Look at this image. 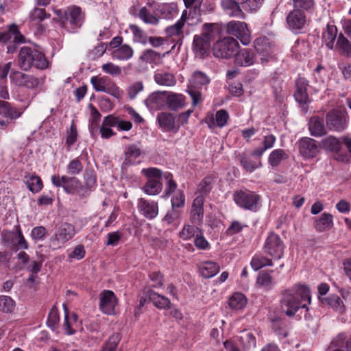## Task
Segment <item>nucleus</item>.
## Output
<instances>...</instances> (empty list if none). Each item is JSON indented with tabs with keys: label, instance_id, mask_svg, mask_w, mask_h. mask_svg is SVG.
Segmentation results:
<instances>
[{
	"label": "nucleus",
	"instance_id": "obj_1",
	"mask_svg": "<svg viewBox=\"0 0 351 351\" xmlns=\"http://www.w3.org/2000/svg\"><path fill=\"white\" fill-rule=\"evenodd\" d=\"M280 300L282 308L289 317L295 315L300 308L308 311V304L311 302V295L309 288L304 285L297 284L282 293Z\"/></svg>",
	"mask_w": 351,
	"mask_h": 351
},
{
	"label": "nucleus",
	"instance_id": "obj_2",
	"mask_svg": "<svg viewBox=\"0 0 351 351\" xmlns=\"http://www.w3.org/2000/svg\"><path fill=\"white\" fill-rule=\"evenodd\" d=\"M17 63L19 67L25 71L32 67L44 70L49 67V62L43 53L35 48L24 46L19 50Z\"/></svg>",
	"mask_w": 351,
	"mask_h": 351
},
{
	"label": "nucleus",
	"instance_id": "obj_3",
	"mask_svg": "<svg viewBox=\"0 0 351 351\" xmlns=\"http://www.w3.org/2000/svg\"><path fill=\"white\" fill-rule=\"evenodd\" d=\"M76 234L75 226L67 222H62L56 226L54 234L49 239L50 245L53 250L60 249L71 240Z\"/></svg>",
	"mask_w": 351,
	"mask_h": 351
},
{
	"label": "nucleus",
	"instance_id": "obj_4",
	"mask_svg": "<svg viewBox=\"0 0 351 351\" xmlns=\"http://www.w3.org/2000/svg\"><path fill=\"white\" fill-rule=\"evenodd\" d=\"M141 172L147 178V181L143 187L144 193L149 195L159 194L163 186L160 181L162 177V171L159 169L150 167L143 169Z\"/></svg>",
	"mask_w": 351,
	"mask_h": 351
},
{
	"label": "nucleus",
	"instance_id": "obj_5",
	"mask_svg": "<svg viewBox=\"0 0 351 351\" xmlns=\"http://www.w3.org/2000/svg\"><path fill=\"white\" fill-rule=\"evenodd\" d=\"M239 47L237 39L231 36L224 37L214 45L213 55L218 58L229 59L237 54Z\"/></svg>",
	"mask_w": 351,
	"mask_h": 351
},
{
	"label": "nucleus",
	"instance_id": "obj_6",
	"mask_svg": "<svg viewBox=\"0 0 351 351\" xmlns=\"http://www.w3.org/2000/svg\"><path fill=\"white\" fill-rule=\"evenodd\" d=\"M85 19V14L81 8L77 5L67 7L64 10L63 27L70 33H75L80 28Z\"/></svg>",
	"mask_w": 351,
	"mask_h": 351
},
{
	"label": "nucleus",
	"instance_id": "obj_7",
	"mask_svg": "<svg viewBox=\"0 0 351 351\" xmlns=\"http://www.w3.org/2000/svg\"><path fill=\"white\" fill-rule=\"evenodd\" d=\"M235 204L245 210L256 212L260 206L261 196L251 191H237L233 195Z\"/></svg>",
	"mask_w": 351,
	"mask_h": 351
},
{
	"label": "nucleus",
	"instance_id": "obj_8",
	"mask_svg": "<svg viewBox=\"0 0 351 351\" xmlns=\"http://www.w3.org/2000/svg\"><path fill=\"white\" fill-rule=\"evenodd\" d=\"M225 31L228 34L236 37L243 45H247L251 42V34L245 22L232 20L226 23Z\"/></svg>",
	"mask_w": 351,
	"mask_h": 351
},
{
	"label": "nucleus",
	"instance_id": "obj_9",
	"mask_svg": "<svg viewBox=\"0 0 351 351\" xmlns=\"http://www.w3.org/2000/svg\"><path fill=\"white\" fill-rule=\"evenodd\" d=\"M263 250L265 254L274 260H279L283 256L285 244L278 234L270 232L265 241Z\"/></svg>",
	"mask_w": 351,
	"mask_h": 351
},
{
	"label": "nucleus",
	"instance_id": "obj_10",
	"mask_svg": "<svg viewBox=\"0 0 351 351\" xmlns=\"http://www.w3.org/2000/svg\"><path fill=\"white\" fill-rule=\"evenodd\" d=\"M90 82L97 92L108 93L117 99H120L123 95V91L107 76H93L90 79Z\"/></svg>",
	"mask_w": 351,
	"mask_h": 351
},
{
	"label": "nucleus",
	"instance_id": "obj_11",
	"mask_svg": "<svg viewBox=\"0 0 351 351\" xmlns=\"http://www.w3.org/2000/svg\"><path fill=\"white\" fill-rule=\"evenodd\" d=\"M326 123L330 130L342 132L348 125V113L345 110H331L326 115Z\"/></svg>",
	"mask_w": 351,
	"mask_h": 351
},
{
	"label": "nucleus",
	"instance_id": "obj_12",
	"mask_svg": "<svg viewBox=\"0 0 351 351\" xmlns=\"http://www.w3.org/2000/svg\"><path fill=\"white\" fill-rule=\"evenodd\" d=\"M211 25L205 23L203 25L202 32L200 35H195L193 38V50L196 56L203 58L210 48L211 40Z\"/></svg>",
	"mask_w": 351,
	"mask_h": 351
},
{
	"label": "nucleus",
	"instance_id": "obj_13",
	"mask_svg": "<svg viewBox=\"0 0 351 351\" xmlns=\"http://www.w3.org/2000/svg\"><path fill=\"white\" fill-rule=\"evenodd\" d=\"M51 181L53 185L56 187H62L64 191L69 194L77 193L80 189H82V182L75 177L53 175L51 177Z\"/></svg>",
	"mask_w": 351,
	"mask_h": 351
},
{
	"label": "nucleus",
	"instance_id": "obj_14",
	"mask_svg": "<svg viewBox=\"0 0 351 351\" xmlns=\"http://www.w3.org/2000/svg\"><path fill=\"white\" fill-rule=\"evenodd\" d=\"M191 16V11L184 10L182 11L179 20L172 25L166 27L165 32L168 37H183V29L186 26L193 25V16Z\"/></svg>",
	"mask_w": 351,
	"mask_h": 351
},
{
	"label": "nucleus",
	"instance_id": "obj_15",
	"mask_svg": "<svg viewBox=\"0 0 351 351\" xmlns=\"http://www.w3.org/2000/svg\"><path fill=\"white\" fill-rule=\"evenodd\" d=\"M11 83L16 86L28 89H34L40 84L39 79L33 75L26 74L21 71L12 70L10 74Z\"/></svg>",
	"mask_w": 351,
	"mask_h": 351
},
{
	"label": "nucleus",
	"instance_id": "obj_16",
	"mask_svg": "<svg viewBox=\"0 0 351 351\" xmlns=\"http://www.w3.org/2000/svg\"><path fill=\"white\" fill-rule=\"evenodd\" d=\"M118 299L114 292L110 290H104L99 294V310L106 315H114Z\"/></svg>",
	"mask_w": 351,
	"mask_h": 351
},
{
	"label": "nucleus",
	"instance_id": "obj_17",
	"mask_svg": "<svg viewBox=\"0 0 351 351\" xmlns=\"http://www.w3.org/2000/svg\"><path fill=\"white\" fill-rule=\"evenodd\" d=\"M288 28L295 34L301 33L306 25V15L295 9L291 10L287 17Z\"/></svg>",
	"mask_w": 351,
	"mask_h": 351
},
{
	"label": "nucleus",
	"instance_id": "obj_18",
	"mask_svg": "<svg viewBox=\"0 0 351 351\" xmlns=\"http://www.w3.org/2000/svg\"><path fill=\"white\" fill-rule=\"evenodd\" d=\"M241 3L237 0H220L219 7L223 13L231 18L245 19L246 15L243 11Z\"/></svg>",
	"mask_w": 351,
	"mask_h": 351
},
{
	"label": "nucleus",
	"instance_id": "obj_19",
	"mask_svg": "<svg viewBox=\"0 0 351 351\" xmlns=\"http://www.w3.org/2000/svg\"><path fill=\"white\" fill-rule=\"evenodd\" d=\"M298 149L300 155L305 159L313 158L319 152L316 141L308 137H303L299 141Z\"/></svg>",
	"mask_w": 351,
	"mask_h": 351
},
{
	"label": "nucleus",
	"instance_id": "obj_20",
	"mask_svg": "<svg viewBox=\"0 0 351 351\" xmlns=\"http://www.w3.org/2000/svg\"><path fill=\"white\" fill-rule=\"evenodd\" d=\"M308 86V81L303 77H298L295 81V91L294 97L295 101L301 106H306L310 102L308 95L307 93V87Z\"/></svg>",
	"mask_w": 351,
	"mask_h": 351
},
{
	"label": "nucleus",
	"instance_id": "obj_21",
	"mask_svg": "<svg viewBox=\"0 0 351 351\" xmlns=\"http://www.w3.org/2000/svg\"><path fill=\"white\" fill-rule=\"evenodd\" d=\"M137 207L140 213L148 219H154L158 214V204L155 201L140 198L138 200Z\"/></svg>",
	"mask_w": 351,
	"mask_h": 351
},
{
	"label": "nucleus",
	"instance_id": "obj_22",
	"mask_svg": "<svg viewBox=\"0 0 351 351\" xmlns=\"http://www.w3.org/2000/svg\"><path fill=\"white\" fill-rule=\"evenodd\" d=\"M205 198L203 195H197L193 200L190 213V219L192 223L200 225L204 219V204Z\"/></svg>",
	"mask_w": 351,
	"mask_h": 351
},
{
	"label": "nucleus",
	"instance_id": "obj_23",
	"mask_svg": "<svg viewBox=\"0 0 351 351\" xmlns=\"http://www.w3.org/2000/svg\"><path fill=\"white\" fill-rule=\"evenodd\" d=\"M254 48L261 57L260 58L262 64H265L271 58V47L267 40L265 38H257L254 41Z\"/></svg>",
	"mask_w": 351,
	"mask_h": 351
},
{
	"label": "nucleus",
	"instance_id": "obj_24",
	"mask_svg": "<svg viewBox=\"0 0 351 351\" xmlns=\"http://www.w3.org/2000/svg\"><path fill=\"white\" fill-rule=\"evenodd\" d=\"M156 120L159 124V127L164 132H177L179 129V126L176 125L174 116L169 112L158 113Z\"/></svg>",
	"mask_w": 351,
	"mask_h": 351
},
{
	"label": "nucleus",
	"instance_id": "obj_25",
	"mask_svg": "<svg viewBox=\"0 0 351 351\" xmlns=\"http://www.w3.org/2000/svg\"><path fill=\"white\" fill-rule=\"evenodd\" d=\"M229 119L228 113L225 110H219L216 112L215 117L213 114H208L205 118V122L210 128H214L216 126L222 128L225 126Z\"/></svg>",
	"mask_w": 351,
	"mask_h": 351
},
{
	"label": "nucleus",
	"instance_id": "obj_26",
	"mask_svg": "<svg viewBox=\"0 0 351 351\" xmlns=\"http://www.w3.org/2000/svg\"><path fill=\"white\" fill-rule=\"evenodd\" d=\"M154 82L159 86L171 87L176 84L173 73L163 70H157L154 75Z\"/></svg>",
	"mask_w": 351,
	"mask_h": 351
},
{
	"label": "nucleus",
	"instance_id": "obj_27",
	"mask_svg": "<svg viewBox=\"0 0 351 351\" xmlns=\"http://www.w3.org/2000/svg\"><path fill=\"white\" fill-rule=\"evenodd\" d=\"M310 134L315 137H320L326 134V130L323 119L319 117H313L308 121Z\"/></svg>",
	"mask_w": 351,
	"mask_h": 351
},
{
	"label": "nucleus",
	"instance_id": "obj_28",
	"mask_svg": "<svg viewBox=\"0 0 351 351\" xmlns=\"http://www.w3.org/2000/svg\"><path fill=\"white\" fill-rule=\"evenodd\" d=\"M23 114L21 109L16 108L8 101L0 100V115L10 119L19 118Z\"/></svg>",
	"mask_w": 351,
	"mask_h": 351
},
{
	"label": "nucleus",
	"instance_id": "obj_29",
	"mask_svg": "<svg viewBox=\"0 0 351 351\" xmlns=\"http://www.w3.org/2000/svg\"><path fill=\"white\" fill-rule=\"evenodd\" d=\"M146 295L158 308L167 309L170 308L171 302L169 298L157 293L152 289H148L146 291Z\"/></svg>",
	"mask_w": 351,
	"mask_h": 351
},
{
	"label": "nucleus",
	"instance_id": "obj_30",
	"mask_svg": "<svg viewBox=\"0 0 351 351\" xmlns=\"http://www.w3.org/2000/svg\"><path fill=\"white\" fill-rule=\"evenodd\" d=\"M165 98L167 106L171 110H178L185 106V97L182 94L167 92Z\"/></svg>",
	"mask_w": 351,
	"mask_h": 351
},
{
	"label": "nucleus",
	"instance_id": "obj_31",
	"mask_svg": "<svg viewBox=\"0 0 351 351\" xmlns=\"http://www.w3.org/2000/svg\"><path fill=\"white\" fill-rule=\"evenodd\" d=\"M105 122L107 125L114 126L119 131H129L132 128V123L125 121L119 117L110 114L105 117Z\"/></svg>",
	"mask_w": 351,
	"mask_h": 351
},
{
	"label": "nucleus",
	"instance_id": "obj_32",
	"mask_svg": "<svg viewBox=\"0 0 351 351\" xmlns=\"http://www.w3.org/2000/svg\"><path fill=\"white\" fill-rule=\"evenodd\" d=\"M333 217L331 214L324 213L314 221V228L317 232L330 230L333 226Z\"/></svg>",
	"mask_w": 351,
	"mask_h": 351
},
{
	"label": "nucleus",
	"instance_id": "obj_33",
	"mask_svg": "<svg viewBox=\"0 0 351 351\" xmlns=\"http://www.w3.org/2000/svg\"><path fill=\"white\" fill-rule=\"evenodd\" d=\"M169 51L162 54L152 49H145L140 56V60L147 64L158 65L162 63V58Z\"/></svg>",
	"mask_w": 351,
	"mask_h": 351
},
{
	"label": "nucleus",
	"instance_id": "obj_34",
	"mask_svg": "<svg viewBox=\"0 0 351 351\" xmlns=\"http://www.w3.org/2000/svg\"><path fill=\"white\" fill-rule=\"evenodd\" d=\"M235 56V62L239 66H247L254 62V53L249 49H243L237 51Z\"/></svg>",
	"mask_w": 351,
	"mask_h": 351
},
{
	"label": "nucleus",
	"instance_id": "obj_35",
	"mask_svg": "<svg viewBox=\"0 0 351 351\" xmlns=\"http://www.w3.org/2000/svg\"><path fill=\"white\" fill-rule=\"evenodd\" d=\"M319 300L322 303L327 304L333 310L339 313H343L345 312V305L342 300L337 295L332 294L326 298L319 297Z\"/></svg>",
	"mask_w": 351,
	"mask_h": 351
},
{
	"label": "nucleus",
	"instance_id": "obj_36",
	"mask_svg": "<svg viewBox=\"0 0 351 351\" xmlns=\"http://www.w3.org/2000/svg\"><path fill=\"white\" fill-rule=\"evenodd\" d=\"M337 36V28L334 25L328 24L322 33V40L328 49H333Z\"/></svg>",
	"mask_w": 351,
	"mask_h": 351
},
{
	"label": "nucleus",
	"instance_id": "obj_37",
	"mask_svg": "<svg viewBox=\"0 0 351 351\" xmlns=\"http://www.w3.org/2000/svg\"><path fill=\"white\" fill-rule=\"evenodd\" d=\"M25 178L27 186L31 192L37 193L42 190L43 181L36 173H25Z\"/></svg>",
	"mask_w": 351,
	"mask_h": 351
},
{
	"label": "nucleus",
	"instance_id": "obj_38",
	"mask_svg": "<svg viewBox=\"0 0 351 351\" xmlns=\"http://www.w3.org/2000/svg\"><path fill=\"white\" fill-rule=\"evenodd\" d=\"M143 152L141 147L137 144L128 145L124 151L125 160L123 164L132 165L134 162V160L138 158Z\"/></svg>",
	"mask_w": 351,
	"mask_h": 351
},
{
	"label": "nucleus",
	"instance_id": "obj_39",
	"mask_svg": "<svg viewBox=\"0 0 351 351\" xmlns=\"http://www.w3.org/2000/svg\"><path fill=\"white\" fill-rule=\"evenodd\" d=\"M199 271L204 278H210L219 272V266L215 262L206 261L199 264Z\"/></svg>",
	"mask_w": 351,
	"mask_h": 351
},
{
	"label": "nucleus",
	"instance_id": "obj_40",
	"mask_svg": "<svg viewBox=\"0 0 351 351\" xmlns=\"http://www.w3.org/2000/svg\"><path fill=\"white\" fill-rule=\"evenodd\" d=\"M239 162L242 167L248 173H252L254 170L262 167L261 160L258 162L252 160L246 153H241L238 156Z\"/></svg>",
	"mask_w": 351,
	"mask_h": 351
},
{
	"label": "nucleus",
	"instance_id": "obj_41",
	"mask_svg": "<svg viewBox=\"0 0 351 351\" xmlns=\"http://www.w3.org/2000/svg\"><path fill=\"white\" fill-rule=\"evenodd\" d=\"M241 345L245 350L254 349L256 346V337L252 332L243 330L239 337Z\"/></svg>",
	"mask_w": 351,
	"mask_h": 351
},
{
	"label": "nucleus",
	"instance_id": "obj_42",
	"mask_svg": "<svg viewBox=\"0 0 351 351\" xmlns=\"http://www.w3.org/2000/svg\"><path fill=\"white\" fill-rule=\"evenodd\" d=\"M276 141V138L273 134L265 136L262 143L263 147L254 149L251 153L252 156L261 158L266 150L274 147Z\"/></svg>",
	"mask_w": 351,
	"mask_h": 351
},
{
	"label": "nucleus",
	"instance_id": "obj_43",
	"mask_svg": "<svg viewBox=\"0 0 351 351\" xmlns=\"http://www.w3.org/2000/svg\"><path fill=\"white\" fill-rule=\"evenodd\" d=\"M134 55V50L129 45L123 44L113 50L112 56L118 60H128Z\"/></svg>",
	"mask_w": 351,
	"mask_h": 351
},
{
	"label": "nucleus",
	"instance_id": "obj_44",
	"mask_svg": "<svg viewBox=\"0 0 351 351\" xmlns=\"http://www.w3.org/2000/svg\"><path fill=\"white\" fill-rule=\"evenodd\" d=\"M214 184L215 178L213 176H206L197 185L195 193H199V195H203V197H204V195H208L211 191Z\"/></svg>",
	"mask_w": 351,
	"mask_h": 351
},
{
	"label": "nucleus",
	"instance_id": "obj_45",
	"mask_svg": "<svg viewBox=\"0 0 351 351\" xmlns=\"http://www.w3.org/2000/svg\"><path fill=\"white\" fill-rule=\"evenodd\" d=\"M272 259L262 254H256L253 256L250 264L254 270L257 271L265 266H272Z\"/></svg>",
	"mask_w": 351,
	"mask_h": 351
},
{
	"label": "nucleus",
	"instance_id": "obj_46",
	"mask_svg": "<svg viewBox=\"0 0 351 351\" xmlns=\"http://www.w3.org/2000/svg\"><path fill=\"white\" fill-rule=\"evenodd\" d=\"M247 304L245 296L241 293H234L229 298V306L234 310L242 309Z\"/></svg>",
	"mask_w": 351,
	"mask_h": 351
},
{
	"label": "nucleus",
	"instance_id": "obj_47",
	"mask_svg": "<svg viewBox=\"0 0 351 351\" xmlns=\"http://www.w3.org/2000/svg\"><path fill=\"white\" fill-rule=\"evenodd\" d=\"M288 158V155L285 150L276 149L272 151L268 157V163L272 167H278L282 160Z\"/></svg>",
	"mask_w": 351,
	"mask_h": 351
},
{
	"label": "nucleus",
	"instance_id": "obj_48",
	"mask_svg": "<svg viewBox=\"0 0 351 351\" xmlns=\"http://www.w3.org/2000/svg\"><path fill=\"white\" fill-rule=\"evenodd\" d=\"M293 9L302 12L306 15V13L311 12L314 10V0H292Z\"/></svg>",
	"mask_w": 351,
	"mask_h": 351
},
{
	"label": "nucleus",
	"instance_id": "obj_49",
	"mask_svg": "<svg viewBox=\"0 0 351 351\" xmlns=\"http://www.w3.org/2000/svg\"><path fill=\"white\" fill-rule=\"evenodd\" d=\"M178 7L175 3H162L158 5L157 11L163 19L172 17L177 12Z\"/></svg>",
	"mask_w": 351,
	"mask_h": 351
},
{
	"label": "nucleus",
	"instance_id": "obj_50",
	"mask_svg": "<svg viewBox=\"0 0 351 351\" xmlns=\"http://www.w3.org/2000/svg\"><path fill=\"white\" fill-rule=\"evenodd\" d=\"M167 91H160L152 93L147 99L146 104L151 108H158L162 104V101L165 98Z\"/></svg>",
	"mask_w": 351,
	"mask_h": 351
},
{
	"label": "nucleus",
	"instance_id": "obj_51",
	"mask_svg": "<svg viewBox=\"0 0 351 351\" xmlns=\"http://www.w3.org/2000/svg\"><path fill=\"white\" fill-rule=\"evenodd\" d=\"M271 329L279 338H285L287 336V328L286 322L279 318L271 320Z\"/></svg>",
	"mask_w": 351,
	"mask_h": 351
},
{
	"label": "nucleus",
	"instance_id": "obj_52",
	"mask_svg": "<svg viewBox=\"0 0 351 351\" xmlns=\"http://www.w3.org/2000/svg\"><path fill=\"white\" fill-rule=\"evenodd\" d=\"M336 48L341 54L351 57V42H350L342 33H341L337 38Z\"/></svg>",
	"mask_w": 351,
	"mask_h": 351
},
{
	"label": "nucleus",
	"instance_id": "obj_53",
	"mask_svg": "<svg viewBox=\"0 0 351 351\" xmlns=\"http://www.w3.org/2000/svg\"><path fill=\"white\" fill-rule=\"evenodd\" d=\"M129 28L133 34V41L134 43L142 45L147 44L148 36L141 28L134 24L130 25Z\"/></svg>",
	"mask_w": 351,
	"mask_h": 351
},
{
	"label": "nucleus",
	"instance_id": "obj_54",
	"mask_svg": "<svg viewBox=\"0 0 351 351\" xmlns=\"http://www.w3.org/2000/svg\"><path fill=\"white\" fill-rule=\"evenodd\" d=\"M139 18L147 24L157 25L159 23V17L152 14L151 12L146 8L143 7L139 10Z\"/></svg>",
	"mask_w": 351,
	"mask_h": 351
},
{
	"label": "nucleus",
	"instance_id": "obj_55",
	"mask_svg": "<svg viewBox=\"0 0 351 351\" xmlns=\"http://www.w3.org/2000/svg\"><path fill=\"white\" fill-rule=\"evenodd\" d=\"M321 146L326 150L337 152L340 149L341 145L337 138L330 136L322 140Z\"/></svg>",
	"mask_w": 351,
	"mask_h": 351
},
{
	"label": "nucleus",
	"instance_id": "obj_56",
	"mask_svg": "<svg viewBox=\"0 0 351 351\" xmlns=\"http://www.w3.org/2000/svg\"><path fill=\"white\" fill-rule=\"evenodd\" d=\"M200 229L194 225H184L180 232V237L183 240H189L200 233Z\"/></svg>",
	"mask_w": 351,
	"mask_h": 351
},
{
	"label": "nucleus",
	"instance_id": "obj_57",
	"mask_svg": "<svg viewBox=\"0 0 351 351\" xmlns=\"http://www.w3.org/2000/svg\"><path fill=\"white\" fill-rule=\"evenodd\" d=\"M91 111V119L89 124V130L92 134L97 132L101 119V114L93 104H90Z\"/></svg>",
	"mask_w": 351,
	"mask_h": 351
},
{
	"label": "nucleus",
	"instance_id": "obj_58",
	"mask_svg": "<svg viewBox=\"0 0 351 351\" xmlns=\"http://www.w3.org/2000/svg\"><path fill=\"white\" fill-rule=\"evenodd\" d=\"M121 339V335L119 332L112 334L103 346L101 351H116L117 346Z\"/></svg>",
	"mask_w": 351,
	"mask_h": 351
},
{
	"label": "nucleus",
	"instance_id": "obj_59",
	"mask_svg": "<svg viewBox=\"0 0 351 351\" xmlns=\"http://www.w3.org/2000/svg\"><path fill=\"white\" fill-rule=\"evenodd\" d=\"M15 307L14 301L7 295H0V311L3 313H11Z\"/></svg>",
	"mask_w": 351,
	"mask_h": 351
},
{
	"label": "nucleus",
	"instance_id": "obj_60",
	"mask_svg": "<svg viewBox=\"0 0 351 351\" xmlns=\"http://www.w3.org/2000/svg\"><path fill=\"white\" fill-rule=\"evenodd\" d=\"M83 165L79 158L71 160L67 165V173L71 175H78L83 171Z\"/></svg>",
	"mask_w": 351,
	"mask_h": 351
},
{
	"label": "nucleus",
	"instance_id": "obj_61",
	"mask_svg": "<svg viewBox=\"0 0 351 351\" xmlns=\"http://www.w3.org/2000/svg\"><path fill=\"white\" fill-rule=\"evenodd\" d=\"M13 245H16L19 249L27 250L28 248L27 241L25 239L19 226H16L15 237Z\"/></svg>",
	"mask_w": 351,
	"mask_h": 351
},
{
	"label": "nucleus",
	"instance_id": "obj_62",
	"mask_svg": "<svg viewBox=\"0 0 351 351\" xmlns=\"http://www.w3.org/2000/svg\"><path fill=\"white\" fill-rule=\"evenodd\" d=\"M186 10L189 9V11H191V16L197 15L199 16L201 5L203 3V0H183Z\"/></svg>",
	"mask_w": 351,
	"mask_h": 351
},
{
	"label": "nucleus",
	"instance_id": "obj_63",
	"mask_svg": "<svg viewBox=\"0 0 351 351\" xmlns=\"http://www.w3.org/2000/svg\"><path fill=\"white\" fill-rule=\"evenodd\" d=\"M256 283L264 287L270 289L273 285V278L271 276L265 271H261L257 277Z\"/></svg>",
	"mask_w": 351,
	"mask_h": 351
},
{
	"label": "nucleus",
	"instance_id": "obj_64",
	"mask_svg": "<svg viewBox=\"0 0 351 351\" xmlns=\"http://www.w3.org/2000/svg\"><path fill=\"white\" fill-rule=\"evenodd\" d=\"M308 47V44L304 40H296L292 47V53L296 58H301L302 55H305Z\"/></svg>",
	"mask_w": 351,
	"mask_h": 351
}]
</instances>
